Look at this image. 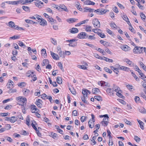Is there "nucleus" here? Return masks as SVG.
<instances>
[{
  "label": "nucleus",
  "instance_id": "nucleus-38",
  "mask_svg": "<svg viewBox=\"0 0 146 146\" xmlns=\"http://www.w3.org/2000/svg\"><path fill=\"white\" fill-rule=\"evenodd\" d=\"M82 93L83 94V96L86 97V98H88V95L87 93V90L84 89L82 91Z\"/></svg>",
  "mask_w": 146,
  "mask_h": 146
},
{
  "label": "nucleus",
  "instance_id": "nucleus-8",
  "mask_svg": "<svg viewBox=\"0 0 146 146\" xmlns=\"http://www.w3.org/2000/svg\"><path fill=\"white\" fill-rule=\"evenodd\" d=\"M106 91L108 94L110 96H113L114 93V89L111 88H108Z\"/></svg>",
  "mask_w": 146,
  "mask_h": 146
},
{
  "label": "nucleus",
  "instance_id": "nucleus-56",
  "mask_svg": "<svg viewBox=\"0 0 146 146\" xmlns=\"http://www.w3.org/2000/svg\"><path fill=\"white\" fill-rule=\"evenodd\" d=\"M87 98H86V97H84L83 96L81 98L82 100V101H83V102L85 103H87V102L86 100V99Z\"/></svg>",
  "mask_w": 146,
  "mask_h": 146
},
{
  "label": "nucleus",
  "instance_id": "nucleus-45",
  "mask_svg": "<svg viewBox=\"0 0 146 146\" xmlns=\"http://www.w3.org/2000/svg\"><path fill=\"white\" fill-rule=\"evenodd\" d=\"M101 9V12L102 15H103L105 14L106 12L108 11H109L107 9Z\"/></svg>",
  "mask_w": 146,
  "mask_h": 146
},
{
  "label": "nucleus",
  "instance_id": "nucleus-26",
  "mask_svg": "<svg viewBox=\"0 0 146 146\" xmlns=\"http://www.w3.org/2000/svg\"><path fill=\"white\" fill-rule=\"evenodd\" d=\"M122 17L123 20H125L127 23H130L129 19L126 15H124Z\"/></svg>",
  "mask_w": 146,
  "mask_h": 146
},
{
  "label": "nucleus",
  "instance_id": "nucleus-43",
  "mask_svg": "<svg viewBox=\"0 0 146 146\" xmlns=\"http://www.w3.org/2000/svg\"><path fill=\"white\" fill-rule=\"evenodd\" d=\"M78 67L79 68L84 69L85 70L87 69V67L86 66L84 65H78Z\"/></svg>",
  "mask_w": 146,
  "mask_h": 146
},
{
  "label": "nucleus",
  "instance_id": "nucleus-36",
  "mask_svg": "<svg viewBox=\"0 0 146 146\" xmlns=\"http://www.w3.org/2000/svg\"><path fill=\"white\" fill-rule=\"evenodd\" d=\"M110 25L111 27L113 28V29H117L118 28H119L118 27H117L116 25L114 23H110Z\"/></svg>",
  "mask_w": 146,
  "mask_h": 146
},
{
  "label": "nucleus",
  "instance_id": "nucleus-21",
  "mask_svg": "<svg viewBox=\"0 0 146 146\" xmlns=\"http://www.w3.org/2000/svg\"><path fill=\"white\" fill-rule=\"evenodd\" d=\"M22 8L25 11L27 12H29L30 8L28 7L23 6L22 7Z\"/></svg>",
  "mask_w": 146,
  "mask_h": 146
},
{
  "label": "nucleus",
  "instance_id": "nucleus-32",
  "mask_svg": "<svg viewBox=\"0 0 146 146\" xmlns=\"http://www.w3.org/2000/svg\"><path fill=\"white\" fill-rule=\"evenodd\" d=\"M85 4L86 5H94L95 4V3L91 1H86L85 3Z\"/></svg>",
  "mask_w": 146,
  "mask_h": 146
},
{
  "label": "nucleus",
  "instance_id": "nucleus-11",
  "mask_svg": "<svg viewBox=\"0 0 146 146\" xmlns=\"http://www.w3.org/2000/svg\"><path fill=\"white\" fill-rule=\"evenodd\" d=\"M38 22L40 23V24L41 25L43 26H44L47 24L46 21L43 19H41L40 21H38Z\"/></svg>",
  "mask_w": 146,
  "mask_h": 146
},
{
  "label": "nucleus",
  "instance_id": "nucleus-25",
  "mask_svg": "<svg viewBox=\"0 0 146 146\" xmlns=\"http://www.w3.org/2000/svg\"><path fill=\"white\" fill-rule=\"evenodd\" d=\"M41 52H42V55L44 58H45L47 56L46 50L44 48H43L41 50Z\"/></svg>",
  "mask_w": 146,
  "mask_h": 146
},
{
  "label": "nucleus",
  "instance_id": "nucleus-42",
  "mask_svg": "<svg viewBox=\"0 0 146 146\" xmlns=\"http://www.w3.org/2000/svg\"><path fill=\"white\" fill-rule=\"evenodd\" d=\"M94 98L95 99L97 100L98 101L102 100V98L100 96H94Z\"/></svg>",
  "mask_w": 146,
  "mask_h": 146
},
{
  "label": "nucleus",
  "instance_id": "nucleus-35",
  "mask_svg": "<svg viewBox=\"0 0 146 146\" xmlns=\"http://www.w3.org/2000/svg\"><path fill=\"white\" fill-rule=\"evenodd\" d=\"M139 111L140 112L143 113H146V110L143 107H142L140 108V109H139Z\"/></svg>",
  "mask_w": 146,
  "mask_h": 146
},
{
  "label": "nucleus",
  "instance_id": "nucleus-5",
  "mask_svg": "<svg viewBox=\"0 0 146 146\" xmlns=\"http://www.w3.org/2000/svg\"><path fill=\"white\" fill-rule=\"evenodd\" d=\"M34 3L36 6L39 8H41L44 6L43 3L40 1H37Z\"/></svg>",
  "mask_w": 146,
  "mask_h": 146
},
{
  "label": "nucleus",
  "instance_id": "nucleus-30",
  "mask_svg": "<svg viewBox=\"0 0 146 146\" xmlns=\"http://www.w3.org/2000/svg\"><path fill=\"white\" fill-rule=\"evenodd\" d=\"M92 29V27L90 26H86L85 28V30L87 32H91Z\"/></svg>",
  "mask_w": 146,
  "mask_h": 146
},
{
  "label": "nucleus",
  "instance_id": "nucleus-54",
  "mask_svg": "<svg viewBox=\"0 0 146 146\" xmlns=\"http://www.w3.org/2000/svg\"><path fill=\"white\" fill-rule=\"evenodd\" d=\"M5 139L7 140L9 142H12V139L10 137L6 136L5 137Z\"/></svg>",
  "mask_w": 146,
  "mask_h": 146
},
{
  "label": "nucleus",
  "instance_id": "nucleus-24",
  "mask_svg": "<svg viewBox=\"0 0 146 146\" xmlns=\"http://www.w3.org/2000/svg\"><path fill=\"white\" fill-rule=\"evenodd\" d=\"M33 72H32L31 71H29L27 73L26 75L28 77L33 78Z\"/></svg>",
  "mask_w": 146,
  "mask_h": 146
},
{
  "label": "nucleus",
  "instance_id": "nucleus-1",
  "mask_svg": "<svg viewBox=\"0 0 146 146\" xmlns=\"http://www.w3.org/2000/svg\"><path fill=\"white\" fill-rule=\"evenodd\" d=\"M27 99L23 96L19 97V105L21 106L22 112L24 113H25V107L26 106Z\"/></svg>",
  "mask_w": 146,
  "mask_h": 146
},
{
  "label": "nucleus",
  "instance_id": "nucleus-16",
  "mask_svg": "<svg viewBox=\"0 0 146 146\" xmlns=\"http://www.w3.org/2000/svg\"><path fill=\"white\" fill-rule=\"evenodd\" d=\"M28 0H20L19 1V3L22 5H26L27 3H29Z\"/></svg>",
  "mask_w": 146,
  "mask_h": 146
},
{
  "label": "nucleus",
  "instance_id": "nucleus-49",
  "mask_svg": "<svg viewBox=\"0 0 146 146\" xmlns=\"http://www.w3.org/2000/svg\"><path fill=\"white\" fill-rule=\"evenodd\" d=\"M119 70V69L118 68V65L117 66V68H116L113 71L117 74L118 75L119 74V72L118 71V70Z\"/></svg>",
  "mask_w": 146,
  "mask_h": 146
},
{
  "label": "nucleus",
  "instance_id": "nucleus-22",
  "mask_svg": "<svg viewBox=\"0 0 146 146\" xmlns=\"http://www.w3.org/2000/svg\"><path fill=\"white\" fill-rule=\"evenodd\" d=\"M137 121L139 123L140 127L142 129H144L143 125L144 124V123L140 120H138L137 119Z\"/></svg>",
  "mask_w": 146,
  "mask_h": 146
},
{
  "label": "nucleus",
  "instance_id": "nucleus-48",
  "mask_svg": "<svg viewBox=\"0 0 146 146\" xmlns=\"http://www.w3.org/2000/svg\"><path fill=\"white\" fill-rule=\"evenodd\" d=\"M20 133L21 134L24 135H27V133L26 131H25L23 130H22L21 131H20Z\"/></svg>",
  "mask_w": 146,
  "mask_h": 146
},
{
  "label": "nucleus",
  "instance_id": "nucleus-4",
  "mask_svg": "<svg viewBox=\"0 0 146 146\" xmlns=\"http://www.w3.org/2000/svg\"><path fill=\"white\" fill-rule=\"evenodd\" d=\"M87 34L86 33L82 32L79 33L77 36V38L80 39H84L86 38Z\"/></svg>",
  "mask_w": 146,
  "mask_h": 146
},
{
  "label": "nucleus",
  "instance_id": "nucleus-37",
  "mask_svg": "<svg viewBox=\"0 0 146 146\" xmlns=\"http://www.w3.org/2000/svg\"><path fill=\"white\" fill-rule=\"evenodd\" d=\"M32 123L31 124V125L33 127V128L36 131L38 130L37 128L36 127L35 125L33 123H36V122L35 121H32Z\"/></svg>",
  "mask_w": 146,
  "mask_h": 146
},
{
  "label": "nucleus",
  "instance_id": "nucleus-9",
  "mask_svg": "<svg viewBox=\"0 0 146 146\" xmlns=\"http://www.w3.org/2000/svg\"><path fill=\"white\" fill-rule=\"evenodd\" d=\"M7 25L14 29H16L18 27V26L15 25L14 23L12 21H10Z\"/></svg>",
  "mask_w": 146,
  "mask_h": 146
},
{
  "label": "nucleus",
  "instance_id": "nucleus-19",
  "mask_svg": "<svg viewBox=\"0 0 146 146\" xmlns=\"http://www.w3.org/2000/svg\"><path fill=\"white\" fill-rule=\"evenodd\" d=\"M90 120L88 122V125L89 127L91 128H92L94 126V122L95 121H92V122H91Z\"/></svg>",
  "mask_w": 146,
  "mask_h": 146
},
{
  "label": "nucleus",
  "instance_id": "nucleus-23",
  "mask_svg": "<svg viewBox=\"0 0 146 146\" xmlns=\"http://www.w3.org/2000/svg\"><path fill=\"white\" fill-rule=\"evenodd\" d=\"M140 16L142 19L144 21L146 22V19H145V18L146 17L145 15L143 13H140Z\"/></svg>",
  "mask_w": 146,
  "mask_h": 146
},
{
  "label": "nucleus",
  "instance_id": "nucleus-15",
  "mask_svg": "<svg viewBox=\"0 0 146 146\" xmlns=\"http://www.w3.org/2000/svg\"><path fill=\"white\" fill-rule=\"evenodd\" d=\"M108 119L107 118H104L103 120L101 122L102 125L104 126H107L108 122Z\"/></svg>",
  "mask_w": 146,
  "mask_h": 146
},
{
  "label": "nucleus",
  "instance_id": "nucleus-28",
  "mask_svg": "<svg viewBox=\"0 0 146 146\" xmlns=\"http://www.w3.org/2000/svg\"><path fill=\"white\" fill-rule=\"evenodd\" d=\"M19 46L24 48H25L26 47V45L21 41H19Z\"/></svg>",
  "mask_w": 146,
  "mask_h": 146
},
{
  "label": "nucleus",
  "instance_id": "nucleus-46",
  "mask_svg": "<svg viewBox=\"0 0 146 146\" xmlns=\"http://www.w3.org/2000/svg\"><path fill=\"white\" fill-rule=\"evenodd\" d=\"M132 75L135 78V80L137 81H139V78L133 72H131Z\"/></svg>",
  "mask_w": 146,
  "mask_h": 146
},
{
  "label": "nucleus",
  "instance_id": "nucleus-47",
  "mask_svg": "<svg viewBox=\"0 0 146 146\" xmlns=\"http://www.w3.org/2000/svg\"><path fill=\"white\" fill-rule=\"evenodd\" d=\"M117 5L121 9H124L125 8L121 4H120L119 2L117 3Z\"/></svg>",
  "mask_w": 146,
  "mask_h": 146
},
{
  "label": "nucleus",
  "instance_id": "nucleus-2",
  "mask_svg": "<svg viewBox=\"0 0 146 146\" xmlns=\"http://www.w3.org/2000/svg\"><path fill=\"white\" fill-rule=\"evenodd\" d=\"M143 47L135 46L133 50L135 53H141L143 52Z\"/></svg>",
  "mask_w": 146,
  "mask_h": 146
},
{
  "label": "nucleus",
  "instance_id": "nucleus-18",
  "mask_svg": "<svg viewBox=\"0 0 146 146\" xmlns=\"http://www.w3.org/2000/svg\"><path fill=\"white\" fill-rule=\"evenodd\" d=\"M23 92L24 95L25 96H27L30 92L29 90L25 88H24L23 90Z\"/></svg>",
  "mask_w": 146,
  "mask_h": 146
},
{
  "label": "nucleus",
  "instance_id": "nucleus-27",
  "mask_svg": "<svg viewBox=\"0 0 146 146\" xmlns=\"http://www.w3.org/2000/svg\"><path fill=\"white\" fill-rule=\"evenodd\" d=\"M26 85V84L25 82H21L19 83V87L21 88L25 87Z\"/></svg>",
  "mask_w": 146,
  "mask_h": 146
},
{
  "label": "nucleus",
  "instance_id": "nucleus-58",
  "mask_svg": "<svg viewBox=\"0 0 146 146\" xmlns=\"http://www.w3.org/2000/svg\"><path fill=\"white\" fill-rule=\"evenodd\" d=\"M76 5L77 6L76 7L80 11H82V9L81 7V6L80 5V3L78 2L76 4Z\"/></svg>",
  "mask_w": 146,
  "mask_h": 146
},
{
  "label": "nucleus",
  "instance_id": "nucleus-33",
  "mask_svg": "<svg viewBox=\"0 0 146 146\" xmlns=\"http://www.w3.org/2000/svg\"><path fill=\"white\" fill-rule=\"evenodd\" d=\"M128 48H129V47L126 45L123 46L121 48L122 49L125 51H127Z\"/></svg>",
  "mask_w": 146,
  "mask_h": 146
},
{
  "label": "nucleus",
  "instance_id": "nucleus-50",
  "mask_svg": "<svg viewBox=\"0 0 146 146\" xmlns=\"http://www.w3.org/2000/svg\"><path fill=\"white\" fill-rule=\"evenodd\" d=\"M101 9H99L94 11V12L96 13L97 14L99 15H102L101 12Z\"/></svg>",
  "mask_w": 146,
  "mask_h": 146
},
{
  "label": "nucleus",
  "instance_id": "nucleus-34",
  "mask_svg": "<svg viewBox=\"0 0 146 146\" xmlns=\"http://www.w3.org/2000/svg\"><path fill=\"white\" fill-rule=\"evenodd\" d=\"M49 61L48 60L44 59L43 60L42 63V65L44 66L45 65L49 63Z\"/></svg>",
  "mask_w": 146,
  "mask_h": 146
},
{
  "label": "nucleus",
  "instance_id": "nucleus-6",
  "mask_svg": "<svg viewBox=\"0 0 146 146\" xmlns=\"http://www.w3.org/2000/svg\"><path fill=\"white\" fill-rule=\"evenodd\" d=\"M14 83L11 80H9L8 83L7 84V86L8 88H12L14 86Z\"/></svg>",
  "mask_w": 146,
  "mask_h": 146
},
{
  "label": "nucleus",
  "instance_id": "nucleus-61",
  "mask_svg": "<svg viewBox=\"0 0 146 146\" xmlns=\"http://www.w3.org/2000/svg\"><path fill=\"white\" fill-rule=\"evenodd\" d=\"M124 121L127 124V125H131V123L130 121H129L127 120L126 119H124Z\"/></svg>",
  "mask_w": 146,
  "mask_h": 146
},
{
  "label": "nucleus",
  "instance_id": "nucleus-64",
  "mask_svg": "<svg viewBox=\"0 0 146 146\" xmlns=\"http://www.w3.org/2000/svg\"><path fill=\"white\" fill-rule=\"evenodd\" d=\"M135 100L136 102H138L140 100L139 98L137 96H135Z\"/></svg>",
  "mask_w": 146,
  "mask_h": 146
},
{
  "label": "nucleus",
  "instance_id": "nucleus-39",
  "mask_svg": "<svg viewBox=\"0 0 146 146\" xmlns=\"http://www.w3.org/2000/svg\"><path fill=\"white\" fill-rule=\"evenodd\" d=\"M140 66L143 68V69L145 71H146V66L143 64V63L140 62Z\"/></svg>",
  "mask_w": 146,
  "mask_h": 146
},
{
  "label": "nucleus",
  "instance_id": "nucleus-53",
  "mask_svg": "<svg viewBox=\"0 0 146 146\" xmlns=\"http://www.w3.org/2000/svg\"><path fill=\"white\" fill-rule=\"evenodd\" d=\"M98 35L102 38L105 37L106 36L104 33H102L100 32L98 33Z\"/></svg>",
  "mask_w": 146,
  "mask_h": 146
},
{
  "label": "nucleus",
  "instance_id": "nucleus-31",
  "mask_svg": "<svg viewBox=\"0 0 146 146\" xmlns=\"http://www.w3.org/2000/svg\"><path fill=\"white\" fill-rule=\"evenodd\" d=\"M100 92L99 90L97 88H94V90L93 89L92 90V92L93 94H97Z\"/></svg>",
  "mask_w": 146,
  "mask_h": 146
},
{
  "label": "nucleus",
  "instance_id": "nucleus-59",
  "mask_svg": "<svg viewBox=\"0 0 146 146\" xmlns=\"http://www.w3.org/2000/svg\"><path fill=\"white\" fill-rule=\"evenodd\" d=\"M5 129H9L11 128V127L10 125L9 124H7L5 125Z\"/></svg>",
  "mask_w": 146,
  "mask_h": 146
},
{
  "label": "nucleus",
  "instance_id": "nucleus-7",
  "mask_svg": "<svg viewBox=\"0 0 146 146\" xmlns=\"http://www.w3.org/2000/svg\"><path fill=\"white\" fill-rule=\"evenodd\" d=\"M118 68L120 70L126 71H128L130 70V69L129 68L123 66H121L119 64H118Z\"/></svg>",
  "mask_w": 146,
  "mask_h": 146
},
{
  "label": "nucleus",
  "instance_id": "nucleus-13",
  "mask_svg": "<svg viewBox=\"0 0 146 146\" xmlns=\"http://www.w3.org/2000/svg\"><path fill=\"white\" fill-rule=\"evenodd\" d=\"M69 32L72 34H75L78 32V30L76 28H72L69 30Z\"/></svg>",
  "mask_w": 146,
  "mask_h": 146
},
{
  "label": "nucleus",
  "instance_id": "nucleus-40",
  "mask_svg": "<svg viewBox=\"0 0 146 146\" xmlns=\"http://www.w3.org/2000/svg\"><path fill=\"white\" fill-rule=\"evenodd\" d=\"M56 81L57 83L59 84L62 83V80L60 77H58L56 79Z\"/></svg>",
  "mask_w": 146,
  "mask_h": 146
},
{
  "label": "nucleus",
  "instance_id": "nucleus-57",
  "mask_svg": "<svg viewBox=\"0 0 146 146\" xmlns=\"http://www.w3.org/2000/svg\"><path fill=\"white\" fill-rule=\"evenodd\" d=\"M85 44L86 45H87L92 48H96V46H94L93 44H90L88 43H86Z\"/></svg>",
  "mask_w": 146,
  "mask_h": 146
},
{
  "label": "nucleus",
  "instance_id": "nucleus-52",
  "mask_svg": "<svg viewBox=\"0 0 146 146\" xmlns=\"http://www.w3.org/2000/svg\"><path fill=\"white\" fill-rule=\"evenodd\" d=\"M52 7L54 8H56L59 11H60V8L59 7V6H58V5L55 4H53L52 5Z\"/></svg>",
  "mask_w": 146,
  "mask_h": 146
},
{
  "label": "nucleus",
  "instance_id": "nucleus-17",
  "mask_svg": "<svg viewBox=\"0 0 146 146\" xmlns=\"http://www.w3.org/2000/svg\"><path fill=\"white\" fill-rule=\"evenodd\" d=\"M9 120L12 123H14L17 120V118L15 117H12L9 118Z\"/></svg>",
  "mask_w": 146,
  "mask_h": 146
},
{
  "label": "nucleus",
  "instance_id": "nucleus-63",
  "mask_svg": "<svg viewBox=\"0 0 146 146\" xmlns=\"http://www.w3.org/2000/svg\"><path fill=\"white\" fill-rule=\"evenodd\" d=\"M127 63L131 66H134V64L132 61L130 60H129L128 62H127Z\"/></svg>",
  "mask_w": 146,
  "mask_h": 146
},
{
  "label": "nucleus",
  "instance_id": "nucleus-51",
  "mask_svg": "<svg viewBox=\"0 0 146 146\" xmlns=\"http://www.w3.org/2000/svg\"><path fill=\"white\" fill-rule=\"evenodd\" d=\"M92 31L95 33H97L98 34V33H99L98 31H101V30L100 29H98V28H96L92 29Z\"/></svg>",
  "mask_w": 146,
  "mask_h": 146
},
{
  "label": "nucleus",
  "instance_id": "nucleus-10",
  "mask_svg": "<svg viewBox=\"0 0 146 146\" xmlns=\"http://www.w3.org/2000/svg\"><path fill=\"white\" fill-rule=\"evenodd\" d=\"M59 7L60 8V11H62V9L67 12H68V11L66 7L63 4L60 5Z\"/></svg>",
  "mask_w": 146,
  "mask_h": 146
},
{
  "label": "nucleus",
  "instance_id": "nucleus-3",
  "mask_svg": "<svg viewBox=\"0 0 146 146\" xmlns=\"http://www.w3.org/2000/svg\"><path fill=\"white\" fill-rule=\"evenodd\" d=\"M92 24L96 28H98L100 27V24L97 19H95L92 20Z\"/></svg>",
  "mask_w": 146,
  "mask_h": 146
},
{
  "label": "nucleus",
  "instance_id": "nucleus-62",
  "mask_svg": "<svg viewBox=\"0 0 146 146\" xmlns=\"http://www.w3.org/2000/svg\"><path fill=\"white\" fill-rule=\"evenodd\" d=\"M134 139L137 142H139L140 140V139L136 136H135Z\"/></svg>",
  "mask_w": 146,
  "mask_h": 146
},
{
  "label": "nucleus",
  "instance_id": "nucleus-44",
  "mask_svg": "<svg viewBox=\"0 0 146 146\" xmlns=\"http://www.w3.org/2000/svg\"><path fill=\"white\" fill-rule=\"evenodd\" d=\"M104 70L106 72L109 73L110 74H111L112 72V71L107 67H105L104 68Z\"/></svg>",
  "mask_w": 146,
  "mask_h": 146
},
{
  "label": "nucleus",
  "instance_id": "nucleus-55",
  "mask_svg": "<svg viewBox=\"0 0 146 146\" xmlns=\"http://www.w3.org/2000/svg\"><path fill=\"white\" fill-rule=\"evenodd\" d=\"M69 90L74 95H76V92L75 91V90H74V89H70V88H69Z\"/></svg>",
  "mask_w": 146,
  "mask_h": 146
},
{
  "label": "nucleus",
  "instance_id": "nucleus-41",
  "mask_svg": "<svg viewBox=\"0 0 146 146\" xmlns=\"http://www.w3.org/2000/svg\"><path fill=\"white\" fill-rule=\"evenodd\" d=\"M94 35L91 36V35H87L86 38H88L89 39L91 40H94L95 39V38L94 36Z\"/></svg>",
  "mask_w": 146,
  "mask_h": 146
},
{
  "label": "nucleus",
  "instance_id": "nucleus-20",
  "mask_svg": "<svg viewBox=\"0 0 146 146\" xmlns=\"http://www.w3.org/2000/svg\"><path fill=\"white\" fill-rule=\"evenodd\" d=\"M8 4H11L12 5H16L18 3V1H7L6 2Z\"/></svg>",
  "mask_w": 146,
  "mask_h": 146
},
{
  "label": "nucleus",
  "instance_id": "nucleus-14",
  "mask_svg": "<svg viewBox=\"0 0 146 146\" xmlns=\"http://www.w3.org/2000/svg\"><path fill=\"white\" fill-rule=\"evenodd\" d=\"M49 136L55 139H57L58 137L57 134L53 132H50V133Z\"/></svg>",
  "mask_w": 146,
  "mask_h": 146
},
{
  "label": "nucleus",
  "instance_id": "nucleus-60",
  "mask_svg": "<svg viewBox=\"0 0 146 146\" xmlns=\"http://www.w3.org/2000/svg\"><path fill=\"white\" fill-rule=\"evenodd\" d=\"M135 70L137 71L139 73H141V70L136 65L135 66Z\"/></svg>",
  "mask_w": 146,
  "mask_h": 146
},
{
  "label": "nucleus",
  "instance_id": "nucleus-29",
  "mask_svg": "<svg viewBox=\"0 0 146 146\" xmlns=\"http://www.w3.org/2000/svg\"><path fill=\"white\" fill-rule=\"evenodd\" d=\"M78 20V19H77L74 18H70L68 19H67L66 21L68 22H69V21H70V23H73L76 22Z\"/></svg>",
  "mask_w": 146,
  "mask_h": 146
},
{
  "label": "nucleus",
  "instance_id": "nucleus-12",
  "mask_svg": "<svg viewBox=\"0 0 146 146\" xmlns=\"http://www.w3.org/2000/svg\"><path fill=\"white\" fill-rule=\"evenodd\" d=\"M113 89H114V92H116V93L119 92H121L120 88L117 86H115L114 84H113Z\"/></svg>",
  "mask_w": 146,
  "mask_h": 146
}]
</instances>
